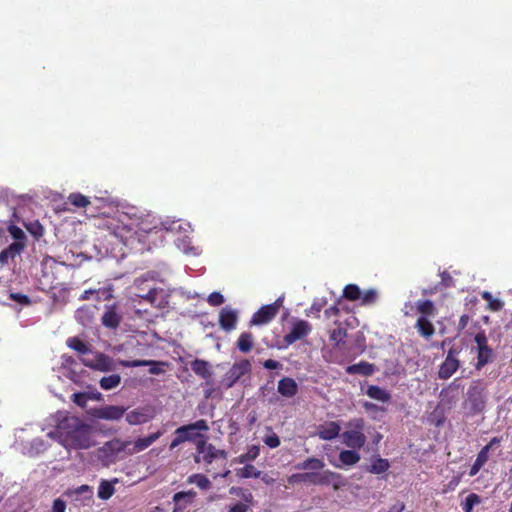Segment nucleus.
Instances as JSON below:
<instances>
[{
    "mask_svg": "<svg viewBox=\"0 0 512 512\" xmlns=\"http://www.w3.org/2000/svg\"><path fill=\"white\" fill-rule=\"evenodd\" d=\"M57 433L60 443L67 449H89L95 446L90 427L78 418L61 422Z\"/></svg>",
    "mask_w": 512,
    "mask_h": 512,
    "instance_id": "nucleus-1",
    "label": "nucleus"
},
{
    "mask_svg": "<svg viewBox=\"0 0 512 512\" xmlns=\"http://www.w3.org/2000/svg\"><path fill=\"white\" fill-rule=\"evenodd\" d=\"M347 429L342 433L343 443L351 448L359 450L364 447L367 438L364 434L365 421L363 418H353L346 423Z\"/></svg>",
    "mask_w": 512,
    "mask_h": 512,
    "instance_id": "nucleus-2",
    "label": "nucleus"
},
{
    "mask_svg": "<svg viewBox=\"0 0 512 512\" xmlns=\"http://www.w3.org/2000/svg\"><path fill=\"white\" fill-rule=\"evenodd\" d=\"M209 426L207 424V421L204 419L197 420L194 423L183 425L179 428H177L174 432V437L170 443V449H174L179 444L185 442V441H197L201 439V437H205L204 435H201L200 431H208Z\"/></svg>",
    "mask_w": 512,
    "mask_h": 512,
    "instance_id": "nucleus-3",
    "label": "nucleus"
},
{
    "mask_svg": "<svg viewBox=\"0 0 512 512\" xmlns=\"http://www.w3.org/2000/svg\"><path fill=\"white\" fill-rule=\"evenodd\" d=\"M131 444V441H123L114 438L97 449L96 457L104 466H109L117 461L118 455L121 452L127 453V448H129Z\"/></svg>",
    "mask_w": 512,
    "mask_h": 512,
    "instance_id": "nucleus-4",
    "label": "nucleus"
},
{
    "mask_svg": "<svg viewBox=\"0 0 512 512\" xmlns=\"http://www.w3.org/2000/svg\"><path fill=\"white\" fill-rule=\"evenodd\" d=\"M486 402L485 387L479 381L473 382L467 391V397L464 402L465 408L470 415H477L484 411Z\"/></svg>",
    "mask_w": 512,
    "mask_h": 512,
    "instance_id": "nucleus-5",
    "label": "nucleus"
},
{
    "mask_svg": "<svg viewBox=\"0 0 512 512\" xmlns=\"http://www.w3.org/2000/svg\"><path fill=\"white\" fill-rule=\"evenodd\" d=\"M306 483L317 486L332 485L335 491L346 485L342 475L331 470L322 472H306Z\"/></svg>",
    "mask_w": 512,
    "mask_h": 512,
    "instance_id": "nucleus-6",
    "label": "nucleus"
},
{
    "mask_svg": "<svg viewBox=\"0 0 512 512\" xmlns=\"http://www.w3.org/2000/svg\"><path fill=\"white\" fill-rule=\"evenodd\" d=\"M190 229V224L182 219H166L165 221H162V230H164L167 234L179 235V237L174 240V242L178 247H181V244L178 243V241H181L183 244L182 249L185 253H188L190 250V242L187 243L186 240Z\"/></svg>",
    "mask_w": 512,
    "mask_h": 512,
    "instance_id": "nucleus-7",
    "label": "nucleus"
},
{
    "mask_svg": "<svg viewBox=\"0 0 512 512\" xmlns=\"http://www.w3.org/2000/svg\"><path fill=\"white\" fill-rule=\"evenodd\" d=\"M474 341L477 344V362L475 364V369L481 370L493 361L494 352L488 345V339L484 331L478 332L474 336Z\"/></svg>",
    "mask_w": 512,
    "mask_h": 512,
    "instance_id": "nucleus-8",
    "label": "nucleus"
},
{
    "mask_svg": "<svg viewBox=\"0 0 512 512\" xmlns=\"http://www.w3.org/2000/svg\"><path fill=\"white\" fill-rule=\"evenodd\" d=\"M196 450L199 456L195 458L196 462H200V457L206 464H211L215 459H227L225 450L217 449L214 445L208 444L205 437H201L196 443Z\"/></svg>",
    "mask_w": 512,
    "mask_h": 512,
    "instance_id": "nucleus-9",
    "label": "nucleus"
},
{
    "mask_svg": "<svg viewBox=\"0 0 512 512\" xmlns=\"http://www.w3.org/2000/svg\"><path fill=\"white\" fill-rule=\"evenodd\" d=\"M102 227L124 244H126L133 231V228L130 225L125 224L123 220L117 217H110L106 219Z\"/></svg>",
    "mask_w": 512,
    "mask_h": 512,
    "instance_id": "nucleus-10",
    "label": "nucleus"
},
{
    "mask_svg": "<svg viewBox=\"0 0 512 512\" xmlns=\"http://www.w3.org/2000/svg\"><path fill=\"white\" fill-rule=\"evenodd\" d=\"M281 305V299H277L271 304L262 306L252 315L250 325H264L271 322L278 314Z\"/></svg>",
    "mask_w": 512,
    "mask_h": 512,
    "instance_id": "nucleus-11",
    "label": "nucleus"
},
{
    "mask_svg": "<svg viewBox=\"0 0 512 512\" xmlns=\"http://www.w3.org/2000/svg\"><path fill=\"white\" fill-rule=\"evenodd\" d=\"M250 370L251 363L247 359L234 363L224 375L222 380L223 385L227 388L232 387L241 377L249 373Z\"/></svg>",
    "mask_w": 512,
    "mask_h": 512,
    "instance_id": "nucleus-12",
    "label": "nucleus"
},
{
    "mask_svg": "<svg viewBox=\"0 0 512 512\" xmlns=\"http://www.w3.org/2000/svg\"><path fill=\"white\" fill-rule=\"evenodd\" d=\"M312 330L311 324L306 320H297L292 324L291 330L283 338L284 343L289 346L296 341L306 337Z\"/></svg>",
    "mask_w": 512,
    "mask_h": 512,
    "instance_id": "nucleus-13",
    "label": "nucleus"
},
{
    "mask_svg": "<svg viewBox=\"0 0 512 512\" xmlns=\"http://www.w3.org/2000/svg\"><path fill=\"white\" fill-rule=\"evenodd\" d=\"M81 362L84 366L89 367L94 370H99L102 372H108L113 369L112 359L103 353H97L95 355L94 360H90L87 358H82Z\"/></svg>",
    "mask_w": 512,
    "mask_h": 512,
    "instance_id": "nucleus-14",
    "label": "nucleus"
},
{
    "mask_svg": "<svg viewBox=\"0 0 512 512\" xmlns=\"http://www.w3.org/2000/svg\"><path fill=\"white\" fill-rule=\"evenodd\" d=\"M197 493L193 490L177 492L173 496L172 512H185L194 502Z\"/></svg>",
    "mask_w": 512,
    "mask_h": 512,
    "instance_id": "nucleus-15",
    "label": "nucleus"
},
{
    "mask_svg": "<svg viewBox=\"0 0 512 512\" xmlns=\"http://www.w3.org/2000/svg\"><path fill=\"white\" fill-rule=\"evenodd\" d=\"M155 410L151 407L138 408L126 414V421L130 425L144 424L154 418Z\"/></svg>",
    "mask_w": 512,
    "mask_h": 512,
    "instance_id": "nucleus-16",
    "label": "nucleus"
},
{
    "mask_svg": "<svg viewBox=\"0 0 512 512\" xmlns=\"http://www.w3.org/2000/svg\"><path fill=\"white\" fill-rule=\"evenodd\" d=\"M237 322V311L229 307H224L221 309L219 313V325L224 331L230 332L234 330L236 328Z\"/></svg>",
    "mask_w": 512,
    "mask_h": 512,
    "instance_id": "nucleus-17",
    "label": "nucleus"
},
{
    "mask_svg": "<svg viewBox=\"0 0 512 512\" xmlns=\"http://www.w3.org/2000/svg\"><path fill=\"white\" fill-rule=\"evenodd\" d=\"M24 248V242L11 243L7 248L0 252V266L3 267L7 265L10 260L13 261L16 256L20 255Z\"/></svg>",
    "mask_w": 512,
    "mask_h": 512,
    "instance_id": "nucleus-18",
    "label": "nucleus"
},
{
    "mask_svg": "<svg viewBox=\"0 0 512 512\" xmlns=\"http://www.w3.org/2000/svg\"><path fill=\"white\" fill-rule=\"evenodd\" d=\"M340 431V424L335 421H330L318 426L317 436L322 440H333L339 436Z\"/></svg>",
    "mask_w": 512,
    "mask_h": 512,
    "instance_id": "nucleus-19",
    "label": "nucleus"
},
{
    "mask_svg": "<svg viewBox=\"0 0 512 512\" xmlns=\"http://www.w3.org/2000/svg\"><path fill=\"white\" fill-rule=\"evenodd\" d=\"M122 316L117 312L116 304L106 307V311L102 316V324L110 329H115L119 326Z\"/></svg>",
    "mask_w": 512,
    "mask_h": 512,
    "instance_id": "nucleus-20",
    "label": "nucleus"
},
{
    "mask_svg": "<svg viewBox=\"0 0 512 512\" xmlns=\"http://www.w3.org/2000/svg\"><path fill=\"white\" fill-rule=\"evenodd\" d=\"M125 411L126 409L124 407L109 405L100 408L97 411V416L98 418L105 420H119L123 417Z\"/></svg>",
    "mask_w": 512,
    "mask_h": 512,
    "instance_id": "nucleus-21",
    "label": "nucleus"
},
{
    "mask_svg": "<svg viewBox=\"0 0 512 512\" xmlns=\"http://www.w3.org/2000/svg\"><path fill=\"white\" fill-rule=\"evenodd\" d=\"M460 362L457 358L446 357L441 364L438 376L440 379L450 378L459 368Z\"/></svg>",
    "mask_w": 512,
    "mask_h": 512,
    "instance_id": "nucleus-22",
    "label": "nucleus"
},
{
    "mask_svg": "<svg viewBox=\"0 0 512 512\" xmlns=\"http://www.w3.org/2000/svg\"><path fill=\"white\" fill-rule=\"evenodd\" d=\"M278 392L284 397H294L298 392L296 381L290 377H284L278 382Z\"/></svg>",
    "mask_w": 512,
    "mask_h": 512,
    "instance_id": "nucleus-23",
    "label": "nucleus"
},
{
    "mask_svg": "<svg viewBox=\"0 0 512 512\" xmlns=\"http://www.w3.org/2000/svg\"><path fill=\"white\" fill-rule=\"evenodd\" d=\"M159 437V432H156L152 435H149L144 438H139L136 441H131L132 444L129 448H127V454L132 455L134 453L140 452L148 448L157 438Z\"/></svg>",
    "mask_w": 512,
    "mask_h": 512,
    "instance_id": "nucleus-24",
    "label": "nucleus"
},
{
    "mask_svg": "<svg viewBox=\"0 0 512 512\" xmlns=\"http://www.w3.org/2000/svg\"><path fill=\"white\" fill-rule=\"evenodd\" d=\"M345 371L350 375L359 374L363 376H370L375 372V366L369 362L361 361L357 364L347 366Z\"/></svg>",
    "mask_w": 512,
    "mask_h": 512,
    "instance_id": "nucleus-25",
    "label": "nucleus"
},
{
    "mask_svg": "<svg viewBox=\"0 0 512 512\" xmlns=\"http://www.w3.org/2000/svg\"><path fill=\"white\" fill-rule=\"evenodd\" d=\"M415 328L418 333L426 339L431 338L435 333L434 325L426 317H419L416 321Z\"/></svg>",
    "mask_w": 512,
    "mask_h": 512,
    "instance_id": "nucleus-26",
    "label": "nucleus"
},
{
    "mask_svg": "<svg viewBox=\"0 0 512 512\" xmlns=\"http://www.w3.org/2000/svg\"><path fill=\"white\" fill-rule=\"evenodd\" d=\"M191 369L196 375L207 380V383H209L212 373L210 371V366L207 361L196 359L191 363Z\"/></svg>",
    "mask_w": 512,
    "mask_h": 512,
    "instance_id": "nucleus-27",
    "label": "nucleus"
},
{
    "mask_svg": "<svg viewBox=\"0 0 512 512\" xmlns=\"http://www.w3.org/2000/svg\"><path fill=\"white\" fill-rule=\"evenodd\" d=\"M347 330L341 326L334 328L330 331L329 340L333 343L336 349H343L345 339L347 337Z\"/></svg>",
    "mask_w": 512,
    "mask_h": 512,
    "instance_id": "nucleus-28",
    "label": "nucleus"
},
{
    "mask_svg": "<svg viewBox=\"0 0 512 512\" xmlns=\"http://www.w3.org/2000/svg\"><path fill=\"white\" fill-rule=\"evenodd\" d=\"M120 365L123 367H140V366H146L150 365V372L153 374H159L160 373V361H147V360H122L120 361Z\"/></svg>",
    "mask_w": 512,
    "mask_h": 512,
    "instance_id": "nucleus-29",
    "label": "nucleus"
},
{
    "mask_svg": "<svg viewBox=\"0 0 512 512\" xmlns=\"http://www.w3.org/2000/svg\"><path fill=\"white\" fill-rule=\"evenodd\" d=\"M366 395L371 399L378 400L381 402H388L391 399V394L387 390L377 385L368 386L366 390Z\"/></svg>",
    "mask_w": 512,
    "mask_h": 512,
    "instance_id": "nucleus-30",
    "label": "nucleus"
},
{
    "mask_svg": "<svg viewBox=\"0 0 512 512\" xmlns=\"http://www.w3.org/2000/svg\"><path fill=\"white\" fill-rule=\"evenodd\" d=\"M325 467V462L316 457H309L301 463L296 464L295 468L298 470H322Z\"/></svg>",
    "mask_w": 512,
    "mask_h": 512,
    "instance_id": "nucleus-31",
    "label": "nucleus"
},
{
    "mask_svg": "<svg viewBox=\"0 0 512 512\" xmlns=\"http://www.w3.org/2000/svg\"><path fill=\"white\" fill-rule=\"evenodd\" d=\"M360 454L356 449L342 450L339 453V461L342 466H353L360 461Z\"/></svg>",
    "mask_w": 512,
    "mask_h": 512,
    "instance_id": "nucleus-32",
    "label": "nucleus"
},
{
    "mask_svg": "<svg viewBox=\"0 0 512 512\" xmlns=\"http://www.w3.org/2000/svg\"><path fill=\"white\" fill-rule=\"evenodd\" d=\"M118 479L113 481L101 480L98 487V497L102 500H108L115 492L114 483H117Z\"/></svg>",
    "mask_w": 512,
    "mask_h": 512,
    "instance_id": "nucleus-33",
    "label": "nucleus"
},
{
    "mask_svg": "<svg viewBox=\"0 0 512 512\" xmlns=\"http://www.w3.org/2000/svg\"><path fill=\"white\" fill-rule=\"evenodd\" d=\"M254 337L250 332H243L237 340V348L243 352L248 353L253 348Z\"/></svg>",
    "mask_w": 512,
    "mask_h": 512,
    "instance_id": "nucleus-34",
    "label": "nucleus"
},
{
    "mask_svg": "<svg viewBox=\"0 0 512 512\" xmlns=\"http://www.w3.org/2000/svg\"><path fill=\"white\" fill-rule=\"evenodd\" d=\"M66 344L72 350L78 352L81 355L87 354L91 352L90 346L82 341L78 337H70L67 339Z\"/></svg>",
    "mask_w": 512,
    "mask_h": 512,
    "instance_id": "nucleus-35",
    "label": "nucleus"
},
{
    "mask_svg": "<svg viewBox=\"0 0 512 512\" xmlns=\"http://www.w3.org/2000/svg\"><path fill=\"white\" fill-rule=\"evenodd\" d=\"M390 467V463L387 459L378 457L374 459L368 468V471L372 474L385 473Z\"/></svg>",
    "mask_w": 512,
    "mask_h": 512,
    "instance_id": "nucleus-36",
    "label": "nucleus"
},
{
    "mask_svg": "<svg viewBox=\"0 0 512 512\" xmlns=\"http://www.w3.org/2000/svg\"><path fill=\"white\" fill-rule=\"evenodd\" d=\"M417 311L421 314L420 317H430L434 316L436 309L431 300H423L417 303Z\"/></svg>",
    "mask_w": 512,
    "mask_h": 512,
    "instance_id": "nucleus-37",
    "label": "nucleus"
},
{
    "mask_svg": "<svg viewBox=\"0 0 512 512\" xmlns=\"http://www.w3.org/2000/svg\"><path fill=\"white\" fill-rule=\"evenodd\" d=\"M121 382V377L118 374H112L109 376L102 377L100 380V387L103 390H111L117 387Z\"/></svg>",
    "mask_w": 512,
    "mask_h": 512,
    "instance_id": "nucleus-38",
    "label": "nucleus"
},
{
    "mask_svg": "<svg viewBox=\"0 0 512 512\" xmlns=\"http://www.w3.org/2000/svg\"><path fill=\"white\" fill-rule=\"evenodd\" d=\"M343 297L349 301L359 300L361 290L356 284H348L343 289Z\"/></svg>",
    "mask_w": 512,
    "mask_h": 512,
    "instance_id": "nucleus-39",
    "label": "nucleus"
},
{
    "mask_svg": "<svg viewBox=\"0 0 512 512\" xmlns=\"http://www.w3.org/2000/svg\"><path fill=\"white\" fill-rule=\"evenodd\" d=\"M188 482L195 484L202 490H208L211 487L210 480L203 474H193L188 478Z\"/></svg>",
    "mask_w": 512,
    "mask_h": 512,
    "instance_id": "nucleus-40",
    "label": "nucleus"
},
{
    "mask_svg": "<svg viewBox=\"0 0 512 512\" xmlns=\"http://www.w3.org/2000/svg\"><path fill=\"white\" fill-rule=\"evenodd\" d=\"M237 475L241 478H259L261 471L257 470L252 464H246L243 468L237 471Z\"/></svg>",
    "mask_w": 512,
    "mask_h": 512,
    "instance_id": "nucleus-41",
    "label": "nucleus"
},
{
    "mask_svg": "<svg viewBox=\"0 0 512 512\" xmlns=\"http://www.w3.org/2000/svg\"><path fill=\"white\" fill-rule=\"evenodd\" d=\"M68 202L77 208H84L90 204L89 199L81 193H71Z\"/></svg>",
    "mask_w": 512,
    "mask_h": 512,
    "instance_id": "nucleus-42",
    "label": "nucleus"
},
{
    "mask_svg": "<svg viewBox=\"0 0 512 512\" xmlns=\"http://www.w3.org/2000/svg\"><path fill=\"white\" fill-rule=\"evenodd\" d=\"M259 453H260L259 447L256 445H252L248 448L246 453H244L238 457V462L245 463L248 461H253L259 456Z\"/></svg>",
    "mask_w": 512,
    "mask_h": 512,
    "instance_id": "nucleus-43",
    "label": "nucleus"
},
{
    "mask_svg": "<svg viewBox=\"0 0 512 512\" xmlns=\"http://www.w3.org/2000/svg\"><path fill=\"white\" fill-rule=\"evenodd\" d=\"M479 503H481V497L476 493H471L466 497L462 508L464 512H472L473 507Z\"/></svg>",
    "mask_w": 512,
    "mask_h": 512,
    "instance_id": "nucleus-44",
    "label": "nucleus"
},
{
    "mask_svg": "<svg viewBox=\"0 0 512 512\" xmlns=\"http://www.w3.org/2000/svg\"><path fill=\"white\" fill-rule=\"evenodd\" d=\"M325 304V300H314L310 308L305 311L306 316H314L316 318H319L320 312L324 308Z\"/></svg>",
    "mask_w": 512,
    "mask_h": 512,
    "instance_id": "nucleus-45",
    "label": "nucleus"
},
{
    "mask_svg": "<svg viewBox=\"0 0 512 512\" xmlns=\"http://www.w3.org/2000/svg\"><path fill=\"white\" fill-rule=\"evenodd\" d=\"M230 493L231 494H235L237 496H239L240 498H242L246 503H252L253 501V495L250 491L248 490H244L243 488H235V487H232L230 489Z\"/></svg>",
    "mask_w": 512,
    "mask_h": 512,
    "instance_id": "nucleus-46",
    "label": "nucleus"
},
{
    "mask_svg": "<svg viewBox=\"0 0 512 512\" xmlns=\"http://www.w3.org/2000/svg\"><path fill=\"white\" fill-rule=\"evenodd\" d=\"M360 299L363 305L374 304L377 300V292L374 289H369L363 295L361 294Z\"/></svg>",
    "mask_w": 512,
    "mask_h": 512,
    "instance_id": "nucleus-47",
    "label": "nucleus"
},
{
    "mask_svg": "<svg viewBox=\"0 0 512 512\" xmlns=\"http://www.w3.org/2000/svg\"><path fill=\"white\" fill-rule=\"evenodd\" d=\"M8 231H9L10 235L12 236V238L15 239L14 242H24L25 243V234L20 227H18L16 225H11V226H9Z\"/></svg>",
    "mask_w": 512,
    "mask_h": 512,
    "instance_id": "nucleus-48",
    "label": "nucleus"
},
{
    "mask_svg": "<svg viewBox=\"0 0 512 512\" xmlns=\"http://www.w3.org/2000/svg\"><path fill=\"white\" fill-rule=\"evenodd\" d=\"M263 442L265 443V445L272 449L277 448L278 446H280L281 443L279 436L274 432H272L269 435H266L263 438Z\"/></svg>",
    "mask_w": 512,
    "mask_h": 512,
    "instance_id": "nucleus-49",
    "label": "nucleus"
},
{
    "mask_svg": "<svg viewBox=\"0 0 512 512\" xmlns=\"http://www.w3.org/2000/svg\"><path fill=\"white\" fill-rule=\"evenodd\" d=\"M207 301L211 306H219L224 303V297L219 292H213L208 296Z\"/></svg>",
    "mask_w": 512,
    "mask_h": 512,
    "instance_id": "nucleus-50",
    "label": "nucleus"
},
{
    "mask_svg": "<svg viewBox=\"0 0 512 512\" xmlns=\"http://www.w3.org/2000/svg\"><path fill=\"white\" fill-rule=\"evenodd\" d=\"M9 298L13 301H16L22 305H29L31 303L30 298L27 295L21 293H11Z\"/></svg>",
    "mask_w": 512,
    "mask_h": 512,
    "instance_id": "nucleus-51",
    "label": "nucleus"
},
{
    "mask_svg": "<svg viewBox=\"0 0 512 512\" xmlns=\"http://www.w3.org/2000/svg\"><path fill=\"white\" fill-rule=\"evenodd\" d=\"M173 295L180 296V297L182 296L181 292H179L177 289L171 290L170 294L165 296V298H166L165 301H162V308L164 306H168V307L172 306L173 308L175 307L176 302H174V301L171 302V300H170V298H172Z\"/></svg>",
    "mask_w": 512,
    "mask_h": 512,
    "instance_id": "nucleus-52",
    "label": "nucleus"
},
{
    "mask_svg": "<svg viewBox=\"0 0 512 512\" xmlns=\"http://www.w3.org/2000/svg\"><path fill=\"white\" fill-rule=\"evenodd\" d=\"M72 400L75 404H77L80 407H84L87 403V396L85 393H74L72 396Z\"/></svg>",
    "mask_w": 512,
    "mask_h": 512,
    "instance_id": "nucleus-53",
    "label": "nucleus"
},
{
    "mask_svg": "<svg viewBox=\"0 0 512 512\" xmlns=\"http://www.w3.org/2000/svg\"><path fill=\"white\" fill-rule=\"evenodd\" d=\"M487 303H488V309L491 311H494V312L500 311L504 306V303L501 300L496 299V298H493V300H490Z\"/></svg>",
    "mask_w": 512,
    "mask_h": 512,
    "instance_id": "nucleus-54",
    "label": "nucleus"
},
{
    "mask_svg": "<svg viewBox=\"0 0 512 512\" xmlns=\"http://www.w3.org/2000/svg\"><path fill=\"white\" fill-rule=\"evenodd\" d=\"M66 509V503L58 498L55 499L52 506V512H65Z\"/></svg>",
    "mask_w": 512,
    "mask_h": 512,
    "instance_id": "nucleus-55",
    "label": "nucleus"
},
{
    "mask_svg": "<svg viewBox=\"0 0 512 512\" xmlns=\"http://www.w3.org/2000/svg\"><path fill=\"white\" fill-rule=\"evenodd\" d=\"M288 482L290 484L303 482L306 483V472L305 473H297L293 474L288 478Z\"/></svg>",
    "mask_w": 512,
    "mask_h": 512,
    "instance_id": "nucleus-56",
    "label": "nucleus"
},
{
    "mask_svg": "<svg viewBox=\"0 0 512 512\" xmlns=\"http://www.w3.org/2000/svg\"><path fill=\"white\" fill-rule=\"evenodd\" d=\"M158 291L155 288L149 290L146 295H140L144 300L150 303H154L157 299Z\"/></svg>",
    "mask_w": 512,
    "mask_h": 512,
    "instance_id": "nucleus-57",
    "label": "nucleus"
},
{
    "mask_svg": "<svg viewBox=\"0 0 512 512\" xmlns=\"http://www.w3.org/2000/svg\"><path fill=\"white\" fill-rule=\"evenodd\" d=\"M248 505L242 502H238L229 508V512H247Z\"/></svg>",
    "mask_w": 512,
    "mask_h": 512,
    "instance_id": "nucleus-58",
    "label": "nucleus"
},
{
    "mask_svg": "<svg viewBox=\"0 0 512 512\" xmlns=\"http://www.w3.org/2000/svg\"><path fill=\"white\" fill-rule=\"evenodd\" d=\"M441 283L445 286V287H450V286H453V278L452 276L444 271L441 273Z\"/></svg>",
    "mask_w": 512,
    "mask_h": 512,
    "instance_id": "nucleus-59",
    "label": "nucleus"
},
{
    "mask_svg": "<svg viewBox=\"0 0 512 512\" xmlns=\"http://www.w3.org/2000/svg\"><path fill=\"white\" fill-rule=\"evenodd\" d=\"M339 313H340V309L337 305H333V306L325 309V311H324V315L326 318L338 316Z\"/></svg>",
    "mask_w": 512,
    "mask_h": 512,
    "instance_id": "nucleus-60",
    "label": "nucleus"
},
{
    "mask_svg": "<svg viewBox=\"0 0 512 512\" xmlns=\"http://www.w3.org/2000/svg\"><path fill=\"white\" fill-rule=\"evenodd\" d=\"M469 320L470 318L467 314L462 315L459 319L457 330L459 332L463 331L467 327Z\"/></svg>",
    "mask_w": 512,
    "mask_h": 512,
    "instance_id": "nucleus-61",
    "label": "nucleus"
},
{
    "mask_svg": "<svg viewBox=\"0 0 512 512\" xmlns=\"http://www.w3.org/2000/svg\"><path fill=\"white\" fill-rule=\"evenodd\" d=\"M263 366L266 368V369H269V370H275V369H278L280 368L281 364L276 361V360H273V359H267L264 363H263Z\"/></svg>",
    "mask_w": 512,
    "mask_h": 512,
    "instance_id": "nucleus-62",
    "label": "nucleus"
},
{
    "mask_svg": "<svg viewBox=\"0 0 512 512\" xmlns=\"http://www.w3.org/2000/svg\"><path fill=\"white\" fill-rule=\"evenodd\" d=\"M461 481V475H455L452 477V479L449 481L448 485H447V490H454L460 483Z\"/></svg>",
    "mask_w": 512,
    "mask_h": 512,
    "instance_id": "nucleus-63",
    "label": "nucleus"
},
{
    "mask_svg": "<svg viewBox=\"0 0 512 512\" xmlns=\"http://www.w3.org/2000/svg\"><path fill=\"white\" fill-rule=\"evenodd\" d=\"M75 493L78 495L88 493L92 495L93 491L92 488L89 485H81L75 489Z\"/></svg>",
    "mask_w": 512,
    "mask_h": 512,
    "instance_id": "nucleus-64",
    "label": "nucleus"
}]
</instances>
